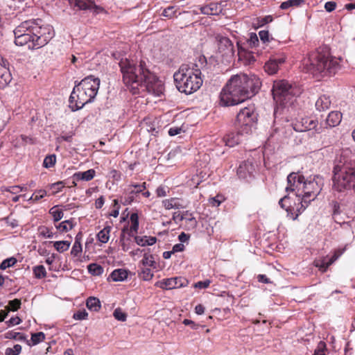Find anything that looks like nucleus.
<instances>
[{
  "mask_svg": "<svg viewBox=\"0 0 355 355\" xmlns=\"http://www.w3.org/2000/svg\"><path fill=\"white\" fill-rule=\"evenodd\" d=\"M123 76V81L130 87L133 94L139 92V87L155 96H160L163 85L146 67L143 61L137 65L133 60L121 59L119 63Z\"/></svg>",
  "mask_w": 355,
  "mask_h": 355,
  "instance_id": "1",
  "label": "nucleus"
},
{
  "mask_svg": "<svg viewBox=\"0 0 355 355\" xmlns=\"http://www.w3.org/2000/svg\"><path fill=\"white\" fill-rule=\"evenodd\" d=\"M261 86L260 78L245 73L232 76L220 94V104L234 106L254 96Z\"/></svg>",
  "mask_w": 355,
  "mask_h": 355,
  "instance_id": "2",
  "label": "nucleus"
},
{
  "mask_svg": "<svg viewBox=\"0 0 355 355\" xmlns=\"http://www.w3.org/2000/svg\"><path fill=\"white\" fill-rule=\"evenodd\" d=\"M13 32L15 44L31 50L44 46L54 36L53 28L43 24L40 19L24 21Z\"/></svg>",
  "mask_w": 355,
  "mask_h": 355,
  "instance_id": "3",
  "label": "nucleus"
},
{
  "mask_svg": "<svg viewBox=\"0 0 355 355\" xmlns=\"http://www.w3.org/2000/svg\"><path fill=\"white\" fill-rule=\"evenodd\" d=\"M324 185L321 176L314 175L305 178L298 173H291L287 177L286 191H295L297 197L301 198V208L304 211L309 203L320 194Z\"/></svg>",
  "mask_w": 355,
  "mask_h": 355,
  "instance_id": "4",
  "label": "nucleus"
},
{
  "mask_svg": "<svg viewBox=\"0 0 355 355\" xmlns=\"http://www.w3.org/2000/svg\"><path fill=\"white\" fill-rule=\"evenodd\" d=\"M304 69L315 76L334 75L340 69V59L331 55L329 48L322 46L311 52L303 60Z\"/></svg>",
  "mask_w": 355,
  "mask_h": 355,
  "instance_id": "5",
  "label": "nucleus"
},
{
  "mask_svg": "<svg viewBox=\"0 0 355 355\" xmlns=\"http://www.w3.org/2000/svg\"><path fill=\"white\" fill-rule=\"evenodd\" d=\"M332 182L334 194L340 202L349 192L355 193V164L340 163L335 165Z\"/></svg>",
  "mask_w": 355,
  "mask_h": 355,
  "instance_id": "6",
  "label": "nucleus"
},
{
  "mask_svg": "<svg viewBox=\"0 0 355 355\" xmlns=\"http://www.w3.org/2000/svg\"><path fill=\"white\" fill-rule=\"evenodd\" d=\"M174 81L179 92L191 94L202 85L201 71L196 64H182L174 75Z\"/></svg>",
  "mask_w": 355,
  "mask_h": 355,
  "instance_id": "7",
  "label": "nucleus"
},
{
  "mask_svg": "<svg viewBox=\"0 0 355 355\" xmlns=\"http://www.w3.org/2000/svg\"><path fill=\"white\" fill-rule=\"evenodd\" d=\"M272 92L273 98L277 105L275 110V114H277L279 107L286 108L292 105L299 93V90L296 87L284 80L274 82Z\"/></svg>",
  "mask_w": 355,
  "mask_h": 355,
  "instance_id": "8",
  "label": "nucleus"
},
{
  "mask_svg": "<svg viewBox=\"0 0 355 355\" xmlns=\"http://www.w3.org/2000/svg\"><path fill=\"white\" fill-rule=\"evenodd\" d=\"M257 121V114L254 105H250L241 109L236 116V125L239 132L243 135H249Z\"/></svg>",
  "mask_w": 355,
  "mask_h": 355,
  "instance_id": "9",
  "label": "nucleus"
},
{
  "mask_svg": "<svg viewBox=\"0 0 355 355\" xmlns=\"http://www.w3.org/2000/svg\"><path fill=\"white\" fill-rule=\"evenodd\" d=\"M95 97L96 95H90V92L76 85L69 96V107L72 111L78 110L85 104L91 103Z\"/></svg>",
  "mask_w": 355,
  "mask_h": 355,
  "instance_id": "10",
  "label": "nucleus"
},
{
  "mask_svg": "<svg viewBox=\"0 0 355 355\" xmlns=\"http://www.w3.org/2000/svg\"><path fill=\"white\" fill-rule=\"evenodd\" d=\"M218 45V51L227 61H230L235 54L234 45L227 37L218 35L216 37Z\"/></svg>",
  "mask_w": 355,
  "mask_h": 355,
  "instance_id": "11",
  "label": "nucleus"
},
{
  "mask_svg": "<svg viewBox=\"0 0 355 355\" xmlns=\"http://www.w3.org/2000/svg\"><path fill=\"white\" fill-rule=\"evenodd\" d=\"M187 285L186 279L181 277L164 279L155 283V286L162 289L171 290L181 288Z\"/></svg>",
  "mask_w": 355,
  "mask_h": 355,
  "instance_id": "12",
  "label": "nucleus"
},
{
  "mask_svg": "<svg viewBox=\"0 0 355 355\" xmlns=\"http://www.w3.org/2000/svg\"><path fill=\"white\" fill-rule=\"evenodd\" d=\"M77 85L87 92H90V95L96 96L100 86V79L95 78L94 76H88L83 79Z\"/></svg>",
  "mask_w": 355,
  "mask_h": 355,
  "instance_id": "13",
  "label": "nucleus"
},
{
  "mask_svg": "<svg viewBox=\"0 0 355 355\" xmlns=\"http://www.w3.org/2000/svg\"><path fill=\"white\" fill-rule=\"evenodd\" d=\"M286 58L284 55L270 58L264 65L265 71L272 75L277 72L280 65L285 62Z\"/></svg>",
  "mask_w": 355,
  "mask_h": 355,
  "instance_id": "14",
  "label": "nucleus"
},
{
  "mask_svg": "<svg viewBox=\"0 0 355 355\" xmlns=\"http://www.w3.org/2000/svg\"><path fill=\"white\" fill-rule=\"evenodd\" d=\"M344 250H336L334 255L327 261L326 258L315 260L314 265L322 272H325L328 267L331 265L343 253Z\"/></svg>",
  "mask_w": 355,
  "mask_h": 355,
  "instance_id": "15",
  "label": "nucleus"
},
{
  "mask_svg": "<svg viewBox=\"0 0 355 355\" xmlns=\"http://www.w3.org/2000/svg\"><path fill=\"white\" fill-rule=\"evenodd\" d=\"M146 182L141 184H132L128 187V196L125 198L124 204L130 205L133 202L135 196L138 193L143 192L146 189Z\"/></svg>",
  "mask_w": 355,
  "mask_h": 355,
  "instance_id": "16",
  "label": "nucleus"
},
{
  "mask_svg": "<svg viewBox=\"0 0 355 355\" xmlns=\"http://www.w3.org/2000/svg\"><path fill=\"white\" fill-rule=\"evenodd\" d=\"M254 171V166L252 162H243L237 168V175L239 178L247 179L248 177H251Z\"/></svg>",
  "mask_w": 355,
  "mask_h": 355,
  "instance_id": "17",
  "label": "nucleus"
},
{
  "mask_svg": "<svg viewBox=\"0 0 355 355\" xmlns=\"http://www.w3.org/2000/svg\"><path fill=\"white\" fill-rule=\"evenodd\" d=\"M200 12L207 15H218L221 13L223 7L221 3L211 2L200 8Z\"/></svg>",
  "mask_w": 355,
  "mask_h": 355,
  "instance_id": "18",
  "label": "nucleus"
},
{
  "mask_svg": "<svg viewBox=\"0 0 355 355\" xmlns=\"http://www.w3.org/2000/svg\"><path fill=\"white\" fill-rule=\"evenodd\" d=\"M240 135H243L240 133L239 131L236 133L231 132L226 135L223 137V141L225 143V146H227L229 147H234V146L241 142Z\"/></svg>",
  "mask_w": 355,
  "mask_h": 355,
  "instance_id": "19",
  "label": "nucleus"
},
{
  "mask_svg": "<svg viewBox=\"0 0 355 355\" xmlns=\"http://www.w3.org/2000/svg\"><path fill=\"white\" fill-rule=\"evenodd\" d=\"M12 76L8 69L4 66H0V89L6 87L11 81Z\"/></svg>",
  "mask_w": 355,
  "mask_h": 355,
  "instance_id": "20",
  "label": "nucleus"
},
{
  "mask_svg": "<svg viewBox=\"0 0 355 355\" xmlns=\"http://www.w3.org/2000/svg\"><path fill=\"white\" fill-rule=\"evenodd\" d=\"M162 205L166 209H183L186 207L181 203L180 200L176 198H171L170 199H166L162 201Z\"/></svg>",
  "mask_w": 355,
  "mask_h": 355,
  "instance_id": "21",
  "label": "nucleus"
},
{
  "mask_svg": "<svg viewBox=\"0 0 355 355\" xmlns=\"http://www.w3.org/2000/svg\"><path fill=\"white\" fill-rule=\"evenodd\" d=\"M94 0H69L71 6L78 7L79 10H92Z\"/></svg>",
  "mask_w": 355,
  "mask_h": 355,
  "instance_id": "22",
  "label": "nucleus"
},
{
  "mask_svg": "<svg viewBox=\"0 0 355 355\" xmlns=\"http://www.w3.org/2000/svg\"><path fill=\"white\" fill-rule=\"evenodd\" d=\"M95 174L96 171L94 169H89L86 171L75 173L72 178L74 179V180L89 181L94 178Z\"/></svg>",
  "mask_w": 355,
  "mask_h": 355,
  "instance_id": "23",
  "label": "nucleus"
},
{
  "mask_svg": "<svg viewBox=\"0 0 355 355\" xmlns=\"http://www.w3.org/2000/svg\"><path fill=\"white\" fill-rule=\"evenodd\" d=\"M342 120V114L338 111L331 112L327 118V123L330 127H335L340 124Z\"/></svg>",
  "mask_w": 355,
  "mask_h": 355,
  "instance_id": "24",
  "label": "nucleus"
},
{
  "mask_svg": "<svg viewBox=\"0 0 355 355\" xmlns=\"http://www.w3.org/2000/svg\"><path fill=\"white\" fill-rule=\"evenodd\" d=\"M331 100L329 96L322 95L318 98L315 102V107L318 111H324L328 110L331 105Z\"/></svg>",
  "mask_w": 355,
  "mask_h": 355,
  "instance_id": "25",
  "label": "nucleus"
},
{
  "mask_svg": "<svg viewBox=\"0 0 355 355\" xmlns=\"http://www.w3.org/2000/svg\"><path fill=\"white\" fill-rule=\"evenodd\" d=\"M131 226L130 229L128 228L126 234L129 236H133V232L137 233L139 229V216L137 213H132L130 215Z\"/></svg>",
  "mask_w": 355,
  "mask_h": 355,
  "instance_id": "26",
  "label": "nucleus"
},
{
  "mask_svg": "<svg viewBox=\"0 0 355 355\" xmlns=\"http://www.w3.org/2000/svg\"><path fill=\"white\" fill-rule=\"evenodd\" d=\"M110 277L114 282H122L128 277V270L123 268L116 269L112 272Z\"/></svg>",
  "mask_w": 355,
  "mask_h": 355,
  "instance_id": "27",
  "label": "nucleus"
},
{
  "mask_svg": "<svg viewBox=\"0 0 355 355\" xmlns=\"http://www.w3.org/2000/svg\"><path fill=\"white\" fill-rule=\"evenodd\" d=\"M126 230H128V227H124L121 230V234L120 236V242L121 245L122 250L125 252H127L130 248L129 246L128 241H130V237L126 234Z\"/></svg>",
  "mask_w": 355,
  "mask_h": 355,
  "instance_id": "28",
  "label": "nucleus"
},
{
  "mask_svg": "<svg viewBox=\"0 0 355 355\" xmlns=\"http://www.w3.org/2000/svg\"><path fill=\"white\" fill-rule=\"evenodd\" d=\"M86 306L92 311H98L101 307L100 300L95 297H89L86 301Z\"/></svg>",
  "mask_w": 355,
  "mask_h": 355,
  "instance_id": "29",
  "label": "nucleus"
},
{
  "mask_svg": "<svg viewBox=\"0 0 355 355\" xmlns=\"http://www.w3.org/2000/svg\"><path fill=\"white\" fill-rule=\"evenodd\" d=\"M112 230V227L110 225L105 226L97 234V239L102 243H106L108 242L110 239V234Z\"/></svg>",
  "mask_w": 355,
  "mask_h": 355,
  "instance_id": "30",
  "label": "nucleus"
},
{
  "mask_svg": "<svg viewBox=\"0 0 355 355\" xmlns=\"http://www.w3.org/2000/svg\"><path fill=\"white\" fill-rule=\"evenodd\" d=\"M45 339V334L43 332L32 334L31 340L26 338V344L29 346L36 345Z\"/></svg>",
  "mask_w": 355,
  "mask_h": 355,
  "instance_id": "31",
  "label": "nucleus"
},
{
  "mask_svg": "<svg viewBox=\"0 0 355 355\" xmlns=\"http://www.w3.org/2000/svg\"><path fill=\"white\" fill-rule=\"evenodd\" d=\"M141 263L142 264V267H151L153 268H156L157 267V263L155 261L153 255L147 253L144 254Z\"/></svg>",
  "mask_w": 355,
  "mask_h": 355,
  "instance_id": "32",
  "label": "nucleus"
},
{
  "mask_svg": "<svg viewBox=\"0 0 355 355\" xmlns=\"http://www.w3.org/2000/svg\"><path fill=\"white\" fill-rule=\"evenodd\" d=\"M5 338L6 339H14L19 341H24L26 343V336L20 332H15L13 331H9L5 334Z\"/></svg>",
  "mask_w": 355,
  "mask_h": 355,
  "instance_id": "33",
  "label": "nucleus"
},
{
  "mask_svg": "<svg viewBox=\"0 0 355 355\" xmlns=\"http://www.w3.org/2000/svg\"><path fill=\"white\" fill-rule=\"evenodd\" d=\"M304 2L305 0H288L281 3L280 8L286 10L291 7H299L304 3Z\"/></svg>",
  "mask_w": 355,
  "mask_h": 355,
  "instance_id": "34",
  "label": "nucleus"
},
{
  "mask_svg": "<svg viewBox=\"0 0 355 355\" xmlns=\"http://www.w3.org/2000/svg\"><path fill=\"white\" fill-rule=\"evenodd\" d=\"M184 220L186 221L189 229H195L197 227L198 222L195 217H193V214L189 212V211H184Z\"/></svg>",
  "mask_w": 355,
  "mask_h": 355,
  "instance_id": "35",
  "label": "nucleus"
},
{
  "mask_svg": "<svg viewBox=\"0 0 355 355\" xmlns=\"http://www.w3.org/2000/svg\"><path fill=\"white\" fill-rule=\"evenodd\" d=\"M71 243L68 241H60L53 242V246L59 252H64L69 248Z\"/></svg>",
  "mask_w": 355,
  "mask_h": 355,
  "instance_id": "36",
  "label": "nucleus"
},
{
  "mask_svg": "<svg viewBox=\"0 0 355 355\" xmlns=\"http://www.w3.org/2000/svg\"><path fill=\"white\" fill-rule=\"evenodd\" d=\"M33 272L34 274V276L37 279H42L46 277V271L44 266L39 265L33 267Z\"/></svg>",
  "mask_w": 355,
  "mask_h": 355,
  "instance_id": "37",
  "label": "nucleus"
},
{
  "mask_svg": "<svg viewBox=\"0 0 355 355\" xmlns=\"http://www.w3.org/2000/svg\"><path fill=\"white\" fill-rule=\"evenodd\" d=\"M139 276L144 281H149L153 278V273L150 268L142 267L141 272L139 273Z\"/></svg>",
  "mask_w": 355,
  "mask_h": 355,
  "instance_id": "38",
  "label": "nucleus"
},
{
  "mask_svg": "<svg viewBox=\"0 0 355 355\" xmlns=\"http://www.w3.org/2000/svg\"><path fill=\"white\" fill-rule=\"evenodd\" d=\"M87 269L92 275H101L103 272V268L97 263H90Z\"/></svg>",
  "mask_w": 355,
  "mask_h": 355,
  "instance_id": "39",
  "label": "nucleus"
},
{
  "mask_svg": "<svg viewBox=\"0 0 355 355\" xmlns=\"http://www.w3.org/2000/svg\"><path fill=\"white\" fill-rule=\"evenodd\" d=\"M39 235L43 238L51 239L54 234L51 231V228L46 226H40L38 227Z\"/></svg>",
  "mask_w": 355,
  "mask_h": 355,
  "instance_id": "40",
  "label": "nucleus"
},
{
  "mask_svg": "<svg viewBox=\"0 0 355 355\" xmlns=\"http://www.w3.org/2000/svg\"><path fill=\"white\" fill-rule=\"evenodd\" d=\"M259 43L258 37L256 33H250L249 38L246 40V44L250 49H254L258 46Z\"/></svg>",
  "mask_w": 355,
  "mask_h": 355,
  "instance_id": "41",
  "label": "nucleus"
},
{
  "mask_svg": "<svg viewBox=\"0 0 355 355\" xmlns=\"http://www.w3.org/2000/svg\"><path fill=\"white\" fill-rule=\"evenodd\" d=\"M56 228L60 232H68L73 228V224L71 220H66L57 225Z\"/></svg>",
  "mask_w": 355,
  "mask_h": 355,
  "instance_id": "42",
  "label": "nucleus"
},
{
  "mask_svg": "<svg viewBox=\"0 0 355 355\" xmlns=\"http://www.w3.org/2000/svg\"><path fill=\"white\" fill-rule=\"evenodd\" d=\"M177 12L178 9L175 7L168 6L163 10L162 15L168 18H173L177 17Z\"/></svg>",
  "mask_w": 355,
  "mask_h": 355,
  "instance_id": "43",
  "label": "nucleus"
},
{
  "mask_svg": "<svg viewBox=\"0 0 355 355\" xmlns=\"http://www.w3.org/2000/svg\"><path fill=\"white\" fill-rule=\"evenodd\" d=\"M21 300L19 299H15L13 300H10L8 302V306L6 307L8 311H16L21 307Z\"/></svg>",
  "mask_w": 355,
  "mask_h": 355,
  "instance_id": "44",
  "label": "nucleus"
},
{
  "mask_svg": "<svg viewBox=\"0 0 355 355\" xmlns=\"http://www.w3.org/2000/svg\"><path fill=\"white\" fill-rule=\"evenodd\" d=\"M225 200V197L223 195L218 194L215 197L209 199V204L213 207H218Z\"/></svg>",
  "mask_w": 355,
  "mask_h": 355,
  "instance_id": "45",
  "label": "nucleus"
},
{
  "mask_svg": "<svg viewBox=\"0 0 355 355\" xmlns=\"http://www.w3.org/2000/svg\"><path fill=\"white\" fill-rule=\"evenodd\" d=\"M17 263V259L15 257H10L3 260L1 265L0 269L6 270V268L13 266Z\"/></svg>",
  "mask_w": 355,
  "mask_h": 355,
  "instance_id": "46",
  "label": "nucleus"
},
{
  "mask_svg": "<svg viewBox=\"0 0 355 355\" xmlns=\"http://www.w3.org/2000/svg\"><path fill=\"white\" fill-rule=\"evenodd\" d=\"M21 346L19 344L14 345L12 348L8 347L5 351V355H19L21 352Z\"/></svg>",
  "mask_w": 355,
  "mask_h": 355,
  "instance_id": "47",
  "label": "nucleus"
},
{
  "mask_svg": "<svg viewBox=\"0 0 355 355\" xmlns=\"http://www.w3.org/2000/svg\"><path fill=\"white\" fill-rule=\"evenodd\" d=\"M56 162V157L55 155H51L46 156L43 162V165L45 168H51L55 165Z\"/></svg>",
  "mask_w": 355,
  "mask_h": 355,
  "instance_id": "48",
  "label": "nucleus"
},
{
  "mask_svg": "<svg viewBox=\"0 0 355 355\" xmlns=\"http://www.w3.org/2000/svg\"><path fill=\"white\" fill-rule=\"evenodd\" d=\"M82 252V245L80 242L78 240V239H76V241L73 245V247L71 250V254L74 256L77 257L79 255V254Z\"/></svg>",
  "mask_w": 355,
  "mask_h": 355,
  "instance_id": "49",
  "label": "nucleus"
},
{
  "mask_svg": "<svg viewBox=\"0 0 355 355\" xmlns=\"http://www.w3.org/2000/svg\"><path fill=\"white\" fill-rule=\"evenodd\" d=\"M49 213L52 215V216L53 217V220L55 222H58L60 220H61L63 217V212L62 210H60V209H55V207H52L50 211H49Z\"/></svg>",
  "mask_w": 355,
  "mask_h": 355,
  "instance_id": "50",
  "label": "nucleus"
},
{
  "mask_svg": "<svg viewBox=\"0 0 355 355\" xmlns=\"http://www.w3.org/2000/svg\"><path fill=\"white\" fill-rule=\"evenodd\" d=\"M113 315L119 321L124 322L126 320L127 315L120 308H117L114 311Z\"/></svg>",
  "mask_w": 355,
  "mask_h": 355,
  "instance_id": "51",
  "label": "nucleus"
},
{
  "mask_svg": "<svg viewBox=\"0 0 355 355\" xmlns=\"http://www.w3.org/2000/svg\"><path fill=\"white\" fill-rule=\"evenodd\" d=\"M2 191H8L13 194H16L23 191V188L21 186H11V187H4L2 189Z\"/></svg>",
  "mask_w": 355,
  "mask_h": 355,
  "instance_id": "52",
  "label": "nucleus"
},
{
  "mask_svg": "<svg viewBox=\"0 0 355 355\" xmlns=\"http://www.w3.org/2000/svg\"><path fill=\"white\" fill-rule=\"evenodd\" d=\"M64 182L63 181H59L51 184V189L53 190V193L60 192L64 187Z\"/></svg>",
  "mask_w": 355,
  "mask_h": 355,
  "instance_id": "53",
  "label": "nucleus"
},
{
  "mask_svg": "<svg viewBox=\"0 0 355 355\" xmlns=\"http://www.w3.org/2000/svg\"><path fill=\"white\" fill-rule=\"evenodd\" d=\"M87 316H88L87 312L85 309H83V310H80V311H78L76 313H75L73 314V318L75 320H81L87 319Z\"/></svg>",
  "mask_w": 355,
  "mask_h": 355,
  "instance_id": "54",
  "label": "nucleus"
},
{
  "mask_svg": "<svg viewBox=\"0 0 355 355\" xmlns=\"http://www.w3.org/2000/svg\"><path fill=\"white\" fill-rule=\"evenodd\" d=\"M326 349V344L324 342H319L316 349L315 350L314 355H325L324 349Z\"/></svg>",
  "mask_w": 355,
  "mask_h": 355,
  "instance_id": "55",
  "label": "nucleus"
},
{
  "mask_svg": "<svg viewBox=\"0 0 355 355\" xmlns=\"http://www.w3.org/2000/svg\"><path fill=\"white\" fill-rule=\"evenodd\" d=\"M46 195V191L44 189L37 190L34 193V202H37L43 198Z\"/></svg>",
  "mask_w": 355,
  "mask_h": 355,
  "instance_id": "56",
  "label": "nucleus"
},
{
  "mask_svg": "<svg viewBox=\"0 0 355 355\" xmlns=\"http://www.w3.org/2000/svg\"><path fill=\"white\" fill-rule=\"evenodd\" d=\"M211 284V281L206 279L205 281H200L194 284V287L200 289L207 288Z\"/></svg>",
  "mask_w": 355,
  "mask_h": 355,
  "instance_id": "57",
  "label": "nucleus"
},
{
  "mask_svg": "<svg viewBox=\"0 0 355 355\" xmlns=\"http://www.w3.org/2000/svg\"><path fill=\"white\" fill-rule=\"evenodd\" d=\"M259 35L263 43H266L269 41V33L268 31H260Z\"/></svg>",
  "mask_w": 355,
  "mask_h": 355,
  "instance_id": "58",
  "label": "nucleus"
},
{
  "mask_svg": "<svg viewBox=\"0 0 355 355\" xmlns=\"http://www.w3.org/2000/svg\"><path fill=\"white\" fill-rule=\"evenodd\" d=\"M21 322V320L18 316L12 317L9 320L6 321V324L9 327L19 324Z\"/></svg>",
  "mask_w": 355,
  "mask_h": 355,
  "instance_id": "59",
  "label": "nucleus"
},
{
  "mask_svg": "<svg viewBox=\"0 0 355 355\" xmlns=\"http://www.w3.org/2000/svg\"><path fill=\"white\" fill-rule=\"evenodd\" d=\"M92 10L95 15L100 13H107V11L103 7L96 5L94 1Z\"/></svg>",
  "mask_w": 355,
  "mask_h": 355,
  "instance_id": "60",
  "label": "nucleus"
},
{
  "mask_svg": "<svg viewBox=\"0 0 355 355\" xmlns=\"http://www.w3.org/2000/svg\"><path fill=\"white\" fill-rule=\"evenodd\" d=\"M184 218H186V216H184V211L182 214H180V212H175L173 214V219L177 223L184 220Z\"/></svg>",
  "mask_w": 355,
  "mask_h": 355,
  "instance_id": "61",
  "label": "nucleus"
},
{
  "mask_svg": "<svg viewBox=\"0 0 355 355\" xmlns=\"http://www.w3.org/2000/svg\"><path fill=\"white\" fill-rule=\"evenodd\" d=\"M336 3L334 1H327L324 4V8L327 12H331L336 9Z\"/></svg>",
  "mask_w": 355,
  "mask_h": 355,
  "instance_id": "62",
  "label": "nucleus"
},
{
  "mask_svg": "<svg viewBox=\"0 0 355 355\" xmlns=\"http://www.w3.org/2000/svg\"><path fill=\"white\" fill-rule=\"evenodd\" d=\"M110 176L116 181L121 180V173L115 169H112L110 171Z\"/></svg>",
  "mask_w": 355,
  "mask_h": 355,
  "instance_id": "63",
  "label": "nucleus"
},
{
  "mask_svg": "<svg viewBox=\"0 0 355 355\" xmlns=\"http://www.w3.org/2000/svg\"><path fill=\"white\" fill-rule=\"evenodd\" d=\"M156 194L158 197H164L166 196V189L165 187L159 186L156 189Z\"/></svg>",
  "mask_w": 355,
  "mask_h": 355,
  "instance_id": "64",
  "label": "nucleus"
}]
</instances>
